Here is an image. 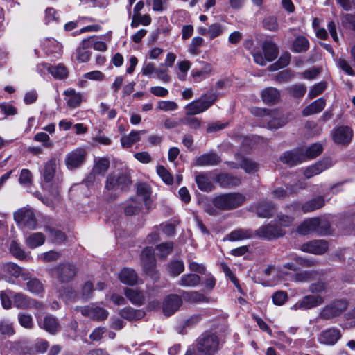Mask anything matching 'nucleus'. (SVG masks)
Listing matches in <instances>:
<instances>
[{
    "label": "nucleus",
    "instance_id": "f257e3e1",
    "mask_svg": "<svg viewBox=\"0 0 355 355\" xmlns=\"http://www.w3.org/2000/svg\"><path fill=\"white\" fill-rule=\"evenodd\" d=\"M219 349V340L212 332H205L198 339L196 347H189L185 355H214Z\"/></svg>",
    "mask_w": 355,
    "mask_h": 355
},
{
    "label": "nucleus",
    "instance_id": "f03ea898",
    "mask_svg": "<svg viewBox=\"0 0 355 355\" xmlns=\"http://www.w3.org/2000/svg\"><path fill=\"white\" fill-rule=\"evenodd\" d=\"M56 159L54 158L45 163L44 169L41 171L40 184L43 189L57 194L62 179L56 175Z\"/></svg>",
    "mask_w": 355,
    "mask_h": 355
},
{
    "label": "nucleus",
    "instance_id": "7ed1b4c3",
    "mask_svg": "<svg viewBox=\"0 0 355 355\" xmlns=\"http://www.w3.org/2000/svg\"><path fill=\"white\" fill-rule=\"evenodd\" d=\"M245 197L239 193H230L216 196L213 199L214 205L218 209L230 210L243 204Z\"/></svg>",
    "mask_w": 355,
    "mask_h": 355
},
{
    "label": "nucleus",
    "instance_id": "20e7f679",
    "mask_svg": "<svg viewBox=\"0 0 355 355\" xmlns=\"http://www.w3.org/2000/svg\"><path fill=\"white\" fill-rule=\"evenodd\" d=\"M217 95L212 92L202 95L199 99L193 101L185 107L187 115H196L206 111L214 103Z\"/></svg>",
    "mask_w": 355,
    "mask_h": 355
},
{
    "label": "nucleus",
    "instance_id": "39448f33",
    "mask_svg": "<svg viewBox=\"0 0 355 355\" xmlns=\"http://www.w3.org/2000/svg\"><path fill=\"white\" fill-rule=\"evenodd\" d=\"M14 220L21 229L35 230L37 227V220L34 211L31 208L19 209L14 213Z\"/></svg>",
    "mask_w": 355,
    "mask_h": 355
},
{
    "label": "nucleus",
    "instance_id": "423d86ee",
    "mask_svg": "<svg viewBox=\"0 0 355 355\" xmlns=\"http://www.w3.org/2000/svg\"><path fill=\"white\" fill-rule=\"evenodd\" d=\"M347 306L348 302L345 299L334 300L321 309L319 316L323 320L333 319L345 311Z\"/></svg>",
    "mask_w": 355,
    "mask_h": 355
},
{
    "label": "nucleus",
    "instance_id": "0eeeda50",
    "mask_svg": "<svg viewBox=\"0 0 355 355\" xmlns=\"http://www.w3.org/2000/svg\"><path fill=\"white\" fill-rule=\"evenodd\" d=\"M263 55L259 51L252 52L254 62L261 66L266 65L267 62H272L277 56V49L272 42L266 41L262 45Z\"/></svg>",
    "mask_w": 355,
    "mask_h": 355
},
{
    "label": "nucleus",
    "instance_id": "6e6552de",
    "mask_svg": "<svg viewBox=\"0 0 355 355\" xmlns=\"http://www.w3.org/2000/svg\"><path fill=\"white\" fill-rule=\"evenodd\" d=\"M5 279L10 284H15V279L21 277L24 280L29 278L30 274L15 263L9 262L5 263L2 267Z\"/></svg>",
    "mask_w": 355,
    "mask_h": 355
},
{
    "label": "nucleus",
    "instance_id": "1a4fd4ad",
    "mask_svg": "<svg viewBox=\"0 0 355 355\" xmlns=\"http://www.w3.org/2000/svg\"><path fill=\"white\" fill-rule=\"evenodd\" d=\"M141 260L145 272L152 278L157 279L158 275L155 270L156 260L154 250L150 247L144 248L141 254Z\"/></svg>",
    "mask_w": 355,
    "mask_h": 355
},
{
    "label": "nucleus",
    "instance_id": "9d476101",
    "mask_svg": "<svg viewBox=\"0 0 355 355\" xmlns=\"http://www.w3.org/2000/svg\"><path fill=\"white\" fill-rule=\"evenodd\" d=\"M324 302V298L320 295H307L298 300L291 307V310H309L319 306Z\"/></svg>",
    "mask_w": 355,
    "mask_h": 355
},
{
    "label": "nucleus",
    "instance_id": "9b49d317",
    "mask_svg": "<svg viewBox=\"0 0 355 355\" xmlns=\"http://www.w3.org/2000/svg\"><path fill=\"white\" fill-rule=\"evenodd\" d=\"M130 180L128 178L121 172H114L107 177L105 189L107 190L115 191L123 190L130 184Z\"/></svg>",
    "mask_w": 355,
    "mask_h": 355
},
{
    "label": "nucleus",
    "instance_id": "f8f14e48",
    "mask_svg": "<svg viewBox=\"0 0 355 355\" xmlns=\"http://www.w3.org/2000/svg\"><path fill=\"white\" fill-rule=\"evenodd\" d=\"M352 137L353 130L349 126H339L332 132L333 140L338 145H348L352 141Z\"/></svg>",
    "mask_w": 355,
    "mask_h": 355
},
{
    "label": "nucleus",
    "instance_id": "ddd939ff",
    "mask_svg": "<svg viewBox=\"0 0 355 355\" xmlns=\"http://www.w3.org/2000/svg\"><path fill=\"white\" fill-rule=\"evenodd\" d=\"M86 150L83 148H76L66 156L65 163L67 168L73 169L79 167L84 162Z\"/></svg>",
    "mask_w": 355,
    "mask_h": 355
},
{
    "label": "nucleus",
    "instance_id": "4468645a",
    "mask_svg": "<svg viewBox=\"0 0 355 355\" xmlns=\"http://www.w3.org/2000/svg\"><path fill=\"white\" fill-rule=\"evenodd\" d=\"M321 220L318 218H311L304 220L297 227V232L302 235H307L312 232L323 234L320 226Z\"/></svg>",
    "mask_w": 355,
    "mask_h": 355
},
{
    "label": "nucleus",
    "instance_id": "2eb2a0df",
    "mask_svg": "<svg viewBox=\"0 0 355 355\" xmlns=\"http://www.w3.org/2000/svg\"><path fill=\"white\" fill-rule=\"evenodd\" d=\"M340 337L341 334L339 329L336 328H329L318 334V340L322 345H334Z\"/></svg>",
    "mask_w": 355,
    "mask_h": 355
},
{
    "label": "nucleus",
    "instance_id": "dca6fc26",
    "mask_svg": "<svg viewBox=\"0 0 355 355\" xmlns=\"http://www.w3.org/2000/svg\"><path fill=\"white\" fill-rule=\"evenodd\" d=\"M334 163L331 158H324L315 164L307 167L304 171V175L306 178H310L329 168Z\"/></svg>",
    "mask_w": 355,
    "mask_h": 355
},
{
    "label": "nucleus",
    "instance_id": "f3484780",
    "mask_svg": "<svg viewBox=\"0 0 355 355\" xmlns=\"http://www.w3.org/2000/svg\"><path fill=\"white\" fill-rule=\"evenodd\" d=\"M328 249V243L324 240H313L302 244L300 250L304 252L322 254Z\"/></svg>",
    "mask_w": 355,
    "mask_h": 355
},
{
    "label": "nucleus",
    "instance_id": "a211bd4d",
    "mask_svg": "<svg viewBox=\"0 0 355 355\" xmlns=\"http://www.w3.org/2000/svg\"><path fill=\"white\" fill-rule=\"evenodd\" d=\"M81 313L83 315L96 320H105L108 316L107 310L94 304L81 308Z\"/></svg>",
    "mask_w": 355,
    "mask_h": 355
},
{
    "label": "nucleus",
    "instance_id": "6ab92c4d",
    "mask_svg": "<svg viewBox=\"0 0 355 355\" xmlns=\"http://www.w3.org/2000/svg\"><path fill=\"white\" fill-rule=\"evenodd\" d=\"M291 259L294 262H289L284 264L282 269L279 270L282 274H284L283 269L296 271L300 269V266L309 267L314 264V261L313 260L306 257H298L296 254H291Z\"/></svg>",
    "mask_w": 355,
    "mask_h": 355
},
{
    "label": "nucleus",
    "instance_id": "aec40b11",
    "mask_svg": "<svg viewBox=\"0 0 355 355\" xmlns=\"http://www.w3.org/2000/svg\"><path fill=\"white\" fill-rule=\"evenodd\" d=\"M76 274L75 267L71 264L59 266L52 271L53 277L64 282L72 278Z\"/></svg>",
    "mask_w": 355,
    "mask_h": 355
},
{
    "label": "nucleus",
    "instance_id": "412c9836",
    "mask_svg": "<svg viewBox=\"0 0 355 355\" xmlns=\"http://www.w3.org/2000/svg\"><path fill=\"white\" fill-rule=\"evenodd\" d=\"M182 304V299L178 295L167 296L163 303V312L166 316L173 315Z\"/></svg>",
    "mask_w": 355,
    "mask_h": 355
},
{
    "label": "nucleus",
    "instance_id": "4be33fe9",
    "mask_svg": "<svg viewBox=\"0 0 355 355\" xmlns=\"http://www.w3.org/2000/svg\"><path fill=\"white\" fill-rule=\"evenodd\" d=\"M124 294L132 304L139 306L144 303L148 297L146 291H140L137 288H125Z\"/></svg>",
    "mask_w": 355,
    "mask_h": 355
},
{
    "label": "nucleus",
    "instance_id": "5701e85b",
    "mask_svg": "<svg viewBox=\"0 0 355 355\" xmlns=\"http://www.w3.org/2000/svg\"><path fill=\"white\" fill-rule=\"evenodd\" d=\"M280 160L290 166L300 164L304 161V150L302 149H296L291 151L285 152L280 157Z\"/></svg>",
    "mask_w": 355,
    "mask_h": 355
},
{
    "label": "nucleus",
    "instance_id": "b1692460",
    "mask_svg": "<svg viewBox=\"0 0 355 355\" xmlns=\"http://www.w3.org/2000/svg\"><path fill=\"white\" fill-rule=\"evenodd\" d=\"M110 167V161L108 159L105 157L96 158L94 160V165L92 169V173L87 178V182L92 180V178H94V175H103Z\"/></svg>",
    "mask_w": 355,
    "mask_h": 355
},
{
    "label": "nucleus",
    "instance_id": "393cba45",
    "mask_svg": "<svg viewBox=\"0 0 355 355\" xmlns=\"http://www.w3.org/2000/svg\"><path fill=\"white\" fill-rule=\"evenodd\" d=\"M39 327L50 334H55L60 329L57 319L52 315H46L43 319L38 320Z\"/></svg>",
    "mask_w": 355,
    "mask_h": 355
},
{
    "label": "nucleus",
    "instance_id": "a878e982",
    "mask_svg": "<svg viewBox=\"0 0 355 355\" xmlns=\"http://www.w3.org/2000/svg\"><path fill=\"white\" fill-rule=\"evenodd\" d=\"M227 164L232 168H241L248 173H254L258 169V164L256 162L245 157L241 158L239 163L227 162Z\"/></svg>",
    "mask_w": 355,
    "mask_h": 355
},
{
    "label": "nucleus",
    "instance_id": "bb28decb",
    "mask_svg": "<svg viewBox=\"0 0 355 355\" xmlns=\"http://www.w3.org/2000/svg\"><path fill=\"white\" fill-rule=\"evenodd\" d=\"M258 232L260 236L268 239L282 236L284 234V231L281 228L275 225L262 227L259 229Z\"/></svg>",
    "mask_w": 355,
    "mask_h": 355
},
{
    "label": "nucleus",
    "instance_id": "cd10ccee",
    "mask_svg": "<svg viewBox=\"0 0 355 355\" xmlns=\"http://www.w3.org/2000/svg\"><path fill=\"white\" fill-rule=\"evenodd\" d=\"M252 231L249 229H236L232 231L223 241H239L250 239L252 236Z\"/></svg>",
    "mask_w": 355,
    "mask_h": 355
},
{
    "label": "nucleus",
    "instance_id": "c85d7f7f",
    "mask_svg": "<svg viewBox=\"0 0 355 355\" xmlns=\"http://www.w3.org/2000/svg\"><path fill=\"white\" fill-rule=\"evenodd\" d=\"M14 305L19 309L31 308L32 304H40L37 301L30 299L23 293H15L12 295Z\"/></svg>",
    "mask_w": 355,
    "mask_h": 355
},
{
    "label": "nucleus",
    "instance_id": "c756f323",
    "mask_svg": "<svg viewBox=\"0 0 355 355\" xmlns=\"http://www.w3.org/2000/svg\"><path fill=\"white\" fill-rule=\"evenodd\" d=\"M26 245L31 249L43 245L45 242V236L41 232H35L24 236Z\"/></svg>",
    "mask_w": 355,
    "mask_h": 355
},
{
    "label": "nucleus",
    "instance_id": "7c9ffc66",
    "mask_svg": "<svg viewBox=\"0 0 355 355\" xmlns=\"http://www.w3.org/2000/svg\"><path fill=\"white\" fill-rule=\"evenodd\" d=\"M221 162L220 157L216 153H209L202 155L196 159V165L200 166H215Z\"/></svg>",
    "mask_w": 355,
    "mask_h": 355
},
{
    "label": "nucleus",
    "instance_id": "2f4dec72",
    "mask_svg": "<svg viewBox=\"0 0 355 355\" xmlns=\"http://www.w3.org/2000/svg\"><path fill=\"white\" fill-rule=\"evenodd\" d=\"M119 279L123 284L135 285L137 283L138 276L133 269L124 268L120 271Z\"/></svg>",
    "mask_w": 355,
    "mask_h": 355
},
{
    "label": "nucleus",
    "instance_id": "473e14b6",
    "mask_svg": "<svg viewBox=\"0 0 355 355\" xmlns=\"http://www.w3.org/2000/svg\"><path fill=\"white\" fill-rule=\"evenodd\" d=\"M89 49V40L84 39L76 49V58L77 60L80 62H87L91 56Z\"/></svg>",
    "mask_w": 355,
    "mask_h": 355
},
{
    "label": "nucleus",
    "instance_id": "72a5a7b5",
    "mask_svg": "<svg viewBox=\"0 0 355 355\" xmlns=\"http://www.w3.org/2000/svg\"><path fill=\"white\" fill-rule=\"evenodd\" d=\"M146 130H132L128 135H124L121 139V143L123 148H130L135 143L140 141L141 135L145 134Z\"/></svg>",
    "mask_w": 355,
    "mask_h": 355
},
{
    "label": "nucleus",
    "instance_id": "f704fd0d",
    "mask_svg": "<svg viewBox=\"0 0 355 355\" xmlns=\"http://www.w3.org/2000/svg\"><path fill=\"white\" fill-rule=\"evenodd\" d=\"M261 97L265 103L272 105L279 101L280 94L277 89L275 87H268L262 91Z\"/></svg>",
    "mask_w": 355,
    "mask_h": 355
},
{
    "label": "nucleus",
    "instance_id": "c9c22d12",
    "mask_svg": "<svg viewBox=\"0 0 355 355\" xmlns=\"http://www.w3.org/2000/svg\"><path fill=\"white\" fill-rule=\"evenodd\" d=\"M326 105V101L323 98H320L310 105L306 106L302 111L304 116H308L320 112L323 110Z\"/></svg>",
    "mask_w": 355,
    "mask_h": 355
},
{
    "label": "nucleus",
    "instance_id": "e433bc0d",
    "mask_svg": "<svg viewBox=\"0 0 355 355\" xmlns=\"http://www.w3.org/2000/svg\"><path fill=\"white\" fill-rule=\"evenodd\" d=\"M44 67L55 79H64L68 76V70L62 64L53 66L45 64Z\"/></svg>",
    "mask_w": 355,
    "mask_h": 355
},
{
    "label": "nucleus",
    "instance_id": "4c0bfd02",
    "mask_svg": "<svg viewBox=\"0 0 355 355\" xmlns=\"http://www.w3.org/2000/svg\"><path fill=\"white\" fill-rule=\"evenodd\" d=\"M64 94L67 97V104L69 107L76 108L80 105L82 95L80 92H76L73 89H69L65 90Z\"/></svg>",
    "mask_w": 355,
    "mask_h": 355
},
{
    "label": "nucleus",
    "instance_id": "58836bf2",
    "mask_svg": "<svg viewBox=\"0 0 355 355\" xmlns=\"http://www.w3.org/2000/svg\"><path fill=\"white\" fill-rule=\"evenodd\" d=\"M119 314L121 317L128 320H137L144 317L145 312L141 309L126 307L121 309Z\"/></svg>",
    "mask_w": 355,
    "mask_h": 355
},
{
    "label": "nucleus",
    "instance_id": "ea45409f",
    "mask_svg": "<svg viewBox=\"0 0 355 355\" xmlns=\"http://www.w3.org/2000/svg\"><path fill=\"white\" fill-rule=\"evenodd\" d=\"M200 277L196 274L183 275L178 281V285L183 287H195L200 282Z\"/></svg>",
    "mask_w": 355,
    "mask_h": 355
},
{
    "label": "nucleus",
    "instance_id": "a19ab883",
    "mask_svg": "<svg viewBox=\"0 0 355 355\" xmlns=\"http://www.w3.org/2000/svg\"><path fill=\"white\" fill-rule=\"evenodd\" d=\"M212 71V68L210 64L203 63L202 67L200 69H193L192 71V76L196 82H200L202 80L207 78Z\"/></svg>",
    "mask_w": 355,
    "mask_h": 355
},
{
    "label": "nucleus",
    "instance_id": "79ce46f5",
    "mask_svg": "<svg viewBox=\"0 0 355 355\" xmlns=\"http://www.w3.org/2000/svg\"><path fill=\"white\" fill-rule=\"evenodd\" d=\"M9 250L10 253L18 259L27 260L29 259L28 254L21 247V245L15 240H12L10 241Z\"/></svg>",
    "mask_w": 355,
    "mask_h": 355
},
{
    "label": "nucleus",
    "instance_id": "37998d69",
    "mask_svg": "<svg viewBox=\"0 0 355 355\" xmlns=\"http://www.w3.org/2000/svg\"><path fill=\"white\" fill-rule=\"evenodd\" d=\"M324 205V200L322 197H317L304 203L301 209L304 213L313 211L320 209Z\"/></svg>",
    "mask_w": 355,
    "mask_h": 355
},
{
    "label": "nucleus",
    "instance_id": "c03bdc74",
    "mask_svg": "<svg viewBox=\"0 0 355 355\" xmlns=\"http://www.w3.org/2000/svg\"><path fill=\"white\" fill-rule=\"evenodd\" d=\"M216 182L223 187L235 186L239 184L240 180L227 173H221L217 175Z\"/></svg>",
    "mask_w": 355,
    "mask_h": 355
},
{
    "label": "nucleus",
    "instance_id": "a18cd8bd",
    "mask_svg": "<svg viewBox=\"0 0 355 355\" xmlns=\"http://www.w3.org/2000/svg\"><path fill=\"white\" fill-rule=\"evenodd\" d=\"M191 67V63L189 60H182L177 62L175 68L177 77L180 80H184L187 73Z\"/></svg>",
    "mask_w": 355,
    "mask_h": 355
},
{
    "label": "nucleus",
    "instance_id": "49530a36",
    "mask_svg": "<svg viewBox=\"0 0 355 355\" xmlns=\"http://www.w3.org/2000/svg\"><path fill=\"white\" fill-rule=\"evenodd\" d=\"M137 193L138 198H140L148 208L150 204V190L149 187L144 183L139 184Z\"/></svg>",
    "mask_w": 355,
    "mask_h": 355
},
{
    "label": "nucleus",
    "instance_id": "de8ad7c7",
    "mask_svg": "<svg viewBox=\"0 0 355 355\" xmlns=\"http://www.w3.org/2000/svg\"><path fill=\"white\" fill-rule=\"evenodd\" d=\"M182 298L190 302H207L208 298L202 293L198 291L184 292Z\"/></svg>",
    "mask_w": 355,
    "mask_h": 355
},
{
    "label": "nucleus",
    "instance_id": "09e8293b",
    "mask_svg": "<svg viewBox=\"0 0 355 355\" xmlns=\"http://www.w3.org/2000/svg\"><path fill=\"white\" fill-rule=\"evenodd\" d=\"M43 44L44 49H46L47 52L58 55L62 52V45L53 38L45 39Z\"/></svg>",
    "mask_w": 355,
    "mask_h": 355
},
{
    "label": "nucleus",
    "instance_id": "8fccbe9b",
    "mask_svg": "<svg viewBox=\"0 0 355 355\" xmlns=\"http://www.w3.org/2000/svg\"><path fill=\"white\" fill-rule=\"evenodd\" d=\"M26 288L29 292L35 295H40L44 292L43 284L36 278L31 279L27 282Z\"/></svg>",
    "mask_w": 355,
    "mask_h": 355
},
{
    "label": "nucleus",
    "instance_id": "3c124183",
    "mask_svg": "<svg viewBox=\"0 0 355 355\" xmlns=\"http://www.w3.org/2000/svg\"><path fill=\"white\" fill-rule=\"evenodd\" d=\"M323 150V146L320 143H315L309 146L304 152V160L305 158L313 159L320 155Z\"/></svg>",
    "mask_w": 355,
    "mask_h": 355
},
{
    "label": "nucleus",
    "instance_id": "603ef678",
    "mask_svg": "<svg viewBox=\"0 0 355 355\" xmlns=\"http://www.w3.org/2000/svg\"><path fill=\"white\" fill-rule=\"evenodd\" d=\"M196 182L198 188L203 191H210L213 189V184L209 178L205 174L196 175Z\"/></svg>",
    "mask_w": 355,
    "mask_h": 355
},
{
    "label": "nucleus",
    "instance_id": "864d4df0",
    "mask_svg": "<svg viewBox=\"0 0 355 355\" xmlns=\"http://www.w3.org/2000/svg\"><path fill=\"white\" fill-rule=\"evenodd\" d=\"M272 116L273 118L272 119H270L268 122V125L269 128L270 129H277L279 128L282 127L284 125L287 121L284 117H280L279 116V114L275 110H272V112L270 114L269 116Z\"/></svg>",
    "mask_w": 355,
    "mask_h": 355
},
{
    "label": "nucleus",
    "instance_id": "5fc2aeb1",
    "mask_svg": "<svg viewBox=\"0 0 355 355\" xmlns=\"http://www.w3.org/2000/svg\"><path fill=\"white\" fill-rule=\"evenodd\" d=\"M316 276L317 272L315 271H302L293 275V279L296 282H307L314 279L316 277Z\"/></svg>",
    "mask_w": 355,
    "mask_h": 355
},
{
    "label": "nucleus",
    "instance_id": "6e6d98bb",
    "mask_svg": "<svg viewBox=\"0 0 355 355\" xmlns=\"http://www.w3.org/2000/svg\"><path fill=\"white\" fill-rule=\"evenodd\" d=\"M184 270V265L182 261H171L167 266V271L170 275L177 277Z\"/></svg>",
    "mask_w": 355,
    "mask_h": 355
},
{
    "label": "nucleus",
    "instance_id": "4d7b16f0",
    "mask_svg": "<svg viewBox=\"0 0 355 355\" xmlns=\"http://www.w3.org/2000/svg\"><path fill=\"white\" fill-rule=\"evenodd\" d=\"M274 207L268 202H261L257 207V213L259 217L270 218L272 216Z\"/></svg>",
    "mask_w": 355,
    "mask_h": 355
},
{
    "label": "nucleus",
    "instance_id": "13d9d810",
    "mask_svg": "<svg viewBox=\"0 0 355 355\" xmlns=\"http://www.w3.org/2000/svg\"><path fill=\"white\" fill-rule=\"evenodd\" d=\"M141 208V203L138 199H130L127 202L125 207V214L132 216L137 214Z\"/></svg>",
    "mask_w": 355,
    "mask_h": 355
},
{
    "label": "nucleus",
    "instance_id": "bf43d9fd",
    "mask_svg": "<svg viewBox=\"0 0 355 355\" xmlns=\"http://www.w3.org/2000/svg\"><path fill=\"white\" fill-rule=\"evenodd\" d=\"M173 244L172 242H166L158 245L156 248L157 255L162 259H165L172 252Z\"/></svg>",
    "mask_w": 355,
    "mask_h": 355
},
{
    "label": "nucleus",
    "instance_id": "052dcab7",
    "mask_svg": "<svg viewBox=\"0 0 355 355\" xmlns=\"http://www.w3.org/2000/svg\"><path fill=\"white\" fill-rule=\"evenodd\" d=\"M309 41L304 37H297L293 44V49L296 53H301L305 51L309 48Z\"/></svg>",
    "mask_w": 355,
    "mask_h": 355
},
{
    "label": "nucleus",
    "instance_id": "680f3d73",
    "mask_svg": "<svg viewBox=\"0 0 355 355\" xmlns=\"http://www.w3.org/2000/svg\"><path fill=\"white\" fill-rule=\"evenodd\" d=\"M290 54L288 53H284L282 55H281V57L279 58L277 62L270 66V70L277 71L279 70V69L284 68L288 65V64L290 63Z\"/></svg>",
    "mask_w": 355,
    "mask_h": 355
},
{
    "label": "nucleus",
    "instance_id": "e2e57ef3",
    "mask_svg": "<svg viewBox=\"0 0 355 355\" xmlns=\"http://www.w3.org/2000/svg\"><path fill=\"white\" fill-rule=\"evenodd\" d=\"M225 26L219 23H214L209 26V37L213 40L223 35Z\"/></svg>",
    "mask_w": 355,
    "mask_h": 355
},
{
    "label": "nucleus",
    "instance_id": "0e129e2a",
    "mask_svg": "<svg viewBox=\"0 0 355 355\" xmlns=\"http://www.w3.org/2000/svg\"><path fill=\"white\" fill-rule=\"evenodd\" d=\"M289 94L295 98H300L306 92V87L304 84H295L287 88Z\"/></svg>",
    "mask_w": 355,
    "mask_h": 355
},
{
    "label": "nucleus",
    "instance_id": "69168bd1",
    "mask_svg": "<svg viewBox=\"0 0 355 355\" xmlns=\"http://www.w3.org/2000/svg\"><path fill=\"white\" fill-rule=\"evenodd\" d=\"M60 15L57 10L53 8H47L45 10L44 21L46 24L51 23H58L59 21Z\"/></svg>",
    "mask_w": 355,
    "mask_h": 355
},
{
    "label": "nucleus",
    "instance_id": "338daca9",
    "mask_svg": "<svg viewBox=\"0 0 355 355\" xmlns=\"http://www.w3.org/2000/svg\"><path fill=\"white\" fill-rule=\"evenodd\" d=\"M178 104L172 101H159L157 103V109L164 112H171L178 110Z\"/></svg>",
    "mask_w": 355,
    "mask_h": 355
},
{
    "label": "nucleus",
    "instance_id": "774afa93",
    "mask_svg": "<svg viewBox=\"0 0 355 355\" xmlns=\"http://www.w3.org/2000/svg\"><path fill=\"white\" fill-rule=\"evenodd\" d=\"M59 257L60 253L53 250H51L44 253H40L37 255L38 260L44 262L55 261L58 259Z\"/></svg>",
    "mask_w": 355,
    "mask_h": 355
}]
</instances>
